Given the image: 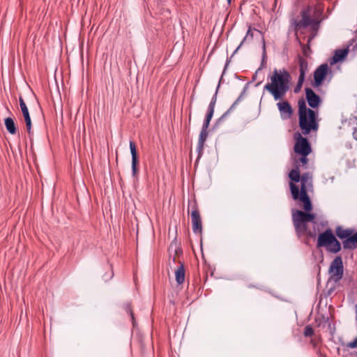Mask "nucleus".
Instances as JSON below:
<instances>
[{
	"label": "nucleus",
	"mask_w": 357,
	"mask_h": 357,
	"mask_svg": "<svg viewBox=\"0 0 357 357\" xmlns=\"http://www.w3.org/2000/svg\"><path fill=\"white\" fill-rule=\"evenodd\" d=\"M270 82L264 86V90L268 91L275 101L282 100L290 87L291 75L285 69L273 71L269 76Z\"/></svg>",
	"instance_id": "obj_1"
},
{
	"label": "nucleus",
	"mask_w": 357,
	"mask_h": 357,
	"mask_svg": "<svg viewBox=\"0 0 357 357\" xmlns=\"http://www.w3.org/2000/svg\"><path fill=\"white\" fill-rule=\"evenodd\" d=\"M298 125L302 134L307 135L311 132H317L319 129L317 112L312 109L307 108L303 99L298 100Z\"/></svg>",
	"instance_id": "obj_2"
},
{
	"label": "nucleus",
	"mask_w": 357,
	"mask_h": 357,
	"mask_svg": "<svg viewBox=\"0 0 357 357\" xmlns=\"http://www.w3.org/2000/svg\"><path fill=\"white\" fill-rule=\"evenodd\" d=\"M301 188L294 184L293 182L289 183V187L292 198L294 200H300L303 204V209L305 211H311L312 209V204L307 191L310 188L312 187V178L310 173H304L301 175Z\"/></svg>",
	"instance_id": "obj_3"
},
{
	"label": "nucleus",
	"mask_w": 357,
	"mask_h": 357,
	"mask_svg": "<svg viewBox=\"0 0 357 357\" xmlns=\"http://www.w3.org/2000/svg\"><path fill=\"white\" fill-rule=\"evenodd\" d=\"M310 211H302L297 209H292V222L296 234L298 238L306 235L308 237L314 238L316 234L307 229V223L314 222L316 218L315 214Z\"/></svg>",
	"instance_id": "obj_4"
},
{
	"label": "nucleus",
	"mask_w": 357,
	"mask_h": 357,
	"mask_svg": "<svg viewBox=\"0 0 357 357\" xmlns=\"http://www.w3.org/2000/svg\"><path fill=\"white\" fill-rule=\"evenodd\" d=\"M324 10V6L322 3H318L315 5H307L301 10V19L294 22H321L325 20Z\"/></svg>",
	"instance_id": "obj_5"
},
{
	"label": "nucleus",
	"mask_w": 357,
	"mask_h": 357,
	"mask_svg": "<svg viewBox=\"0 0 357 357\" xmlns=\"http://www.w3.org/2000/svg\"><path fill=\"white\" fill-rule=\"evenodd\" d=\"M317 246L318 248L325 247L328 252L334 254L339 252L342 249L340 242L336 238L332 229L329 228L319 234Z\"/></svg>",
	"instance_id": "obj_6"
},
{
	"label": "nucleus",
	"mask_w": 357,
	"mask_h": 357,
	"mask_svg": "<svg viewBox=\"0 0 357 357\" xmlns=\"http://www.w3.org/2000/svg\"><path fill=\"white\" fill-rule=\"evenodd\" d=\"M330 278L329 281L338 282L343 276L344 266L341 256H337L331 263L328 270Z\"/></svg>",
	"instance_id": "obj_7"
},
{
	"label": "nucleus",
	"mask_w": 357,
	"mask_h": 357,
	"mask_svg": "<svg viewBox=\"0 0 357 357\" xmlns=\"http://www.w3.org/2000/svg\"><path fill=\"white\" fill-rule=\"evenodd\" d=\"M294 139L296 142L294 150L296 153L309 155L311 153L312 149L310 142L301 133H296Z\"/></svg>",
	"instance_id": "obj_8"
},
{
	"label": "nucleus",
	"mask_w": 357,
	"mask_h": 357,
	"mask_svg": "<svg viewBox=\"0 0 357 357\" xmlns=\"http://www.w3.org/2000/svg\"><path fill=\"white\" fill-rule=\"evenodd\" d=\"M330 71V68L327 63H323L318 66L314 72V87L320 86L326 75Z\"/></svg>",
	"instance_id": "obj_9"
},
{
	"label": "nucleus",
	"mask_w": 357,
	"mask_h": 357,
	"mask_svg": "<svg viewBox=\"0 0 357 357\" xmlns=\"http://www.w3.org/2000/svg\"><path fill=\"white\" fill-rule=\"evenodd\" d=\"M191 220L193 232L195 234H201L202 232V222L201 215L196 204L192 206Z\"/></svg>",
	"instance_id": "obj_10"
},
{
	"label": "nucleus",
	"mask_w": 357,
	"mask_h": 357,
	"mask_svg": "<svg viewBox=\"0 0 357 357\" xmlns=\"http://www.w3.org/2000/svg\"><path fill=\"white\" fill-rule=\"evenodd\" d=\"M277 107L282 119H289L293 114V109L287 100L278 102Z\"/></svg>",
	"instance_id": "obj_11"
},
{
	"label": "nucleus",
	"mask_w": 357,
	"mask_h": 357,
	"mask_svg": "<svg viewBox=\"0 0 357 357\" xmlns=\"http://www.w3.org/2000/svg\"><path fill=\"white\" fill-rule=\"evenodd\" d=\"M130 153L132 155V174L134 177L137 176L138 173V155L137 152V146L135 143L133 141H130L129 142Z\"/></svg>",
	"instance_id": "obj_12"
},
{
	"label": "nucleus",
	"mask_w": 357,
	"mask_h": 357,
	"mask_svg": "<svg viewBox=\"0 0 357 357\" xmlns=\"http://www.w3.org/2000/svg\"><path fill=\"white\" fill-rule=\"evenodd\" d=\"M305 91L309 106L312 108L317 107L321 103L320 97L310 88H305Z\"/></svg>",
	"instance_id": "obj_13"
},
{
	"label": "nucleus",
	"mask_w": 357,
	"mask_h": 357,
	"mask_svg": "<svg viewBox=\"0 0 357 357\" xmlns=\"http://www.w3.org/2000/svg\"><path fill=\"white\" fill-rule=\"evenodd\" d=\"M19 102H20V108H21V110H22V112L24 121H25L26 130H27L28 133L30 134L31 131V117L29 115L28 107H27L24 99L22 98V97H21V96L20 97Z\"/></svg>",
	"instance_id": "obj_14"
},
{
	"label": "nucleus",
	"mask_w": 357,
	"mask_h": 357,
	"mask_svg": "<svg viewBox=\"0 0 357 357\" xmlns=\"http://www.w3.org/2000/svg\"><path fill=\"white\" fill-rule=\"evenodd\" d=\"M208 137V130H202L199 134L197 151L198 152L197 159L199 160L203 154V151L204 148V144L206 141Z\"/></svg>",
	"instance_id": "obj_15"
},
{
	"label": "nucleus",
	"mask_w": 357,
	"mask_h": 357,
	"mask_svg": "<svg viewBox=\"0 0 357 357\" xmlns=\"http://www.w3.org/2000/svg\"><path fill=\"white\" fill-rule=\"evenodd\" d=\"M342 246L345 250H354L357 248V232L350 234L345 240L342 241Z\"/></svg>",
	"instance_id": "obj_16"
},
{
	"label": "nucleus",
	"mask_w": 357,
	"mask_h": 357,
	"mask_svg": "<svg viewBox=\"0 0 357 357\" xmlns=\"http://www.w3.org/2000/svg\"><path fill=\"white\" fill-rule=\"evenodd\" d=\"M349 52V47L343 48V49H337L335 50L334 54L330 61L331 65L338 63L339 61L343 60Z\"/></svg>",
	"instance_id": "obj_17"
},
{
	"label": "nucleus",
	"mask_w": 357,
	"mask_h": 357,
	"mask_svg": "<svg viewBox=\"0 0 357 357\" xmlns=\"http://www.w3.org/2000/svg\"><path fill=\"white\" fill-rule=\"evenodd\" d=\"M354 230L351 228L344 229L342 226H337L335 229V235L343 241L347 239Z\"/></svg>",
	"instance_id": "obj_18"
},
{
	"label": "nucleus",
	"mask_w": 357,
	"mask_h": 357,
	"mask_svg": "<svg viewBox=\"0 0 357 357\" xmlns=\"http://www.w3.org/2000/svg\"><path fill=\"white\" fill-rule=\"evenodd\" d=\"M180 266L175 271V278L176 281L178 284H181L184 282L185 280V268L183 263L179 261Z\"/></svg>",
	"instance_id": "obj_19"
},
{
	"label": "nucleus",
	"mask_w": 357,
	"mask_h": 357,
	"mask_svg": "<svg viewBox=\"0 0 357 357\" xmlns=\"http://www.w3.org/2000/svg\"><path fill=\"white\" fill-rule=\"evenodd\" d=\"M255 33L259 34L260 36H262V33L260 31H259L258 29H252L251 28V26H249V28L247 31L246 36L244 37V38L243 39V40L241 41L240 45L238 46V47L235 50L234 53H236L240 49V47H241L243 43L244 42H245L247 40H252V38L254 37V34Z\"/></svg>",
	"instance_id": "obj_20"
},
{
	"label": "nucleus",
	"mask_w": 357,
	"mask_h": 357,
	"mask_svg": "<svg viewBox=\"0 0 357 357\" xmlns=\"http://www.w3.org/2000/svg\"><path fill=\"white\" fill-rule=\"evenodd\" d=\"M298 64H299V76L305 77V74L308 71V63L307 61L298 56Z\"/></svg>",
	"instance_id": "obj_21"
},
{
	"label": "nucleus",
	"mask_w": 357,
	"mask_h": 357,
	"mask_svg": "<svg viewBox=\"0 0 357 357\" xmlns=\"http://www.w3.org/2000/svg\"><path fill=\"white\" fill-rule=\"evenodd\" d=\"M5 126L10 134L15 135L16 133L17 128L14 120L11 117H8L5 119Z\"/></svg>",
	"instance_id": "obj_22"
},
{
	"label": "nucleus",
	"mask_w": 357,
	"mask_h": 357,
	"mask_svg": "<svg viewBox=\"0 0 357 357\" xmlns=\"http://www.w3.org/2000/svg\"><path fill=\"white\" fill-rule=\"evenodd\" d=\"M289 177L293 182H298L300 181L301 174H300V170L298 169V167L296 166V167L294 169H291L290 172L289 173Z\"/></svg>",
	"instance_id": "obj_23"
},
{
	"label": "nucleus",
	"mask_w": 357,
	"mask_h": 357,
	"mask_svg": "<svg viewBox=\"0 0 357 357\" xmlns=\"http://www.w3.org/2000/svg\"><path fill=\"white\" fill-rule=\"evenodd\" d=\"M262 43H263V46H262L263 54H262V60H261V67L264 68L266 63V44H265V40H264V37H262Z\"/></svg>",
	"instance_id": "obj_24"
},
{
	"label": "nucleus",
	"mask_w": 357,
	"mask_h": 357,
	"mask_svg": "<svg viewBox=\"0 0 357 357\" xmlns=\"http://www.w3.org/2000/svg\"><path fill=\"white\" fill-rule=\"evenodd\" d=\"M314 333V329L311 325H307L304 328L303 335L305 337H312Z\"/></svg>",
	"instance_id": "obj_25"
},
{
	"label": "nucleus",
	"mask_w": 357,
	"mask_h": 357,
	"mask_svg": "<svg viewBox=\"0 0 357 357\" xmlns=\"http://www.w3.org/2000/svg\"><path fill=\"white\" fill-rule=\"evenodd\" d=\"M238 100H239V98L232 104V105L230 107V108L220 116V118L218 119L219 121L223 120L235 108Z\"/></svg>",
	"instance_id": "obj_26"
},
{
	"label": "nucleus",
	"mask_w": 357,
	"mask_h": 357,
	"mask_svg": "<svg viewBox=\"0 0 357 357\" xmlns=\"http://www.w3.org/2000/svg\"><path fill=\"white\" fill-rule=\"evenodd\" d=\"M305 78V77H301V76L298 77V79L296 86L294 88L295 93H298L301 91L303 84L304 82Z\"/></svg>",
	"instance_id": "obj_27"
},
{
	"label": "nucleus",
	"mask_w": 357,
	"mask_h": 357,
	"mask_svg": "<svg viewBox=\"0 0 357 357\" xmlns=\"http://www.w3.org/2000/svg\"><path fill=\"white\" fill-rule=\"evenodd\" d=\"M126 310L130 314L131 319H132V325H133V326H135V319L134 317V314H133L132 310L131 308V305L130 304H127L126 305Z\"/></svg>",
	"instance_id": "obj_28"
},
{
	"label": "nucleus",
	"mask_w": 357,
	"mask_h": 357,
	"mask_svg": "<svg viewBox=\"0 0 357 357\" xmlns=\"http://www.w3.org/2000/svg\"><path fill=\"white\" fill-rule=\"evenodd\" d=\"M321 338L320 337H314L310 340V344L312 345V348L316 349L320 343Z\"/></svg>",
	"instance_id": "obj_29"
},
{
	"label": "nucleus",
	"mask_w": 357,
	"mask_h": 357,
	"mask_svg": "<svg viewBox=\"0 0 357 357\" xmlns=\"http://www.w3.org/2000/svg\"><path fill=\"white\" fill-rule=\"evenodd\" d=\"M216 100H217V92H215V93L212 97L208 108L215 109V105L216 103Z\"/></svg>",
	"instance_id": "obj_30"
},
{
	"label": "nucleus",
	"mask_w": 357,
	"mask_h": 357,
	"mask_svg": "<svg viewBox=\"0 0 357 357\" xmlns=\"http://www.w3.org/2000/svg\"><path fill=\"white\" fill-rule=\"evenodd\" d=\"M295 24V29L298 31L301 29H304L307 28L309 25L311 24ZM316 25H318L319 24H315Z\"/></svg>",
	"instance_id": "obj_31"
},
{
	"label": "nucleus",
	"mask_w": 357,
	"mask_h": 357,
	"mask_svg": "<svg viewBox=\"0 0 357 357\" xmlns=\"http://www.w3.org/2000/svg\"><path fill=\"white\" fill-rule=\"evenodd\" d=\"M214 113V109L208 108L205 119L211 121Z\"/></svg>",
	"instance_id": "obj_32"
},
{
	"label": "nucleus",
	"mask_w": 357,
	"mask_h": 357,
	"mask_svg": "<svg viewBox=\"0 0 357 357\" xmlns=\"http://www.w3.org/2000/svg\"><path fill=\"white\" fill-rule=\"evenodd\" d=\"M301 158L299 159L300 162H301L303 165H306L308 162L307 155L305 154H300Z\"/></svg>",
	"instance_id": "obj_33"
},
{
	"label": "nucleus",
	"mask_w": 357,
	"mask_h": 357,
	"mask_svg": "<svg viewBox=\"0 0 357 357\" xmlns=\"http://www.w3.org/2000/svg\"><path fill=\"white\" fill-rule=\"evenodd\" d=\"M346 346L351 349L357 347V337L354 341L348 342Z\"/></svg>",
	"instance_id": "obj_34"
},
{
	"label": "nucleus",
	"mask_w": 357,
	"mask_h": 357,
	"mask_svg": "<svg viewBox=\"0 0 357 357\" xmlns=\"http://www.w3.org/2000/svg\"><path fill=\"white\" fill-rule=\"evenodd\" d=\"M210 121H209V120L204 119V121L203 125H202V130H208V128L209 126Z\"/></svg>",
	"instance_id": "obj_35"
},
{
	"label": "nucleus",
	"mask_w": 357,
	"mask_h": 357,
	"mask_svg": "<svg viewBox=\"0 0 357 357\" xmlns=\"http://www.w3.org/2000/svg\"><path fill=\"white\" fill-rule=\"evenodd\" d=\"M316 354L318 356V357H326V355L322 353L319 349H317Z\"/></svg>",
	"instance_id": "obj_36"
},
{
	"label": "nucleus",
	"mask_w": 357,
	"mask_h": 357,
	"mask_svg": "<svg viewBox=\"0 0 357 357\" xmlns=\"http://www.w3.org/2000/svg\"><path fill=\"white\" fill-rule=\"evenodd\" d=\"M353 137L356 140H357V128H354L353 132Z\"/></svg>",
	"instance_id": "obj_37"
},
{
	"label": "nucleus",
	"mask_w": 357,
	"mask_h": 357,
	"mask_svg": "<svg viewBox=\"0 0 357 357\" xmlns=\"http://www.w3.org/2000/svg\"><path fill=\"white\" fill-rule=\"evenodd\" d=\"M113 275H114V273H113L112 271H111L109 275L107 278H105V280L111 279L113 277Z\"/></svg>",
	"instance_id": "obj_38"
},
{
	"label": "nucleus",
	"mask_w": 357,
	"mask_h": 357,
	"mask_svg": "<svg viewBox=\"0 0 357 357\" xmlns=\"http://www.w3.org/2000/svg\"><path fill=\"white\" fill-rule=\"evenodd\" d=\"M356 321H357V305H356Z\"/></svg>",
	"instance_id": "obj_39"
},
{
	"label": "nucleus",
	"mask_w": 357,
	"mask_h": 357,
	"mask_svg": "<svg viewBox=\"0 0 357 357\" xmlns=\"http://www.w3.org/2000/svg\"><path fill=\"white\" fill-rule=\"evenodd\" d=\"M332 291H333V289H330V290L328 291V293H329V294H331Z\"/></svg>",
	"instance_id": "obj_40"
},
{
	"label": "nucleus",
	"mask_w": 357,
	"mask_h": 357,
	"mask_svg": "<svg viewBox=\"0 0 357 357\" xmlns=\"http://www.w3.org/2000/svg\"><path fill=\"white\" fill-rule=\"evenodd\" d=\"M227 64H228V61L225 64V68L227 66Z\"/></svg>",
	"instance_id": "obj_41"
},
{
	"label": "nucleus",
	"mask_w": 357,
	"mask_h": 357,
	"mask_svg": "<svg viewBox=\"0 0 357 357\" xmlns=\"http://www.w3.org/2000/svg\"><path fill=\"white\" fill-rule=\"evenodd\" d=\"M227 1L229 2V3L231 2V0H227Z\"/></svg>",
	"instance_id": "obj_42"
}]
</instances>
